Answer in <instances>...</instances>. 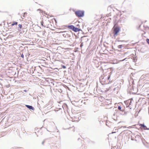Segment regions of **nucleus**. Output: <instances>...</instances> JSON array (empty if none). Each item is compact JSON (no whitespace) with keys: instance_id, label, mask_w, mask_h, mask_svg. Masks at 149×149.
I'll return each mask as SVG.
<instances>
[{"instance_id":"obj_1","label":"nucleus","mask_w":149,"mask_h":149,"mask_svg":"<svg viewBox=\"0 0 149 149\" xmlns=\"http://www.w3.org/2000/svg\"><path fill=\"white\" fill-rule=\"evenodd\" d=\"M76 15L79 17H82L84 16V12L83 11L78 10L75 12Z\"/></svg>"},{"instance_id":"obj_2","label":"nucleus","mask_w":149,"mask_h":149,"mask_svg":"<svg viewBox=\"0 0 149 149\" xmlns=\"http://www.w3.org/2000/svg\"><path fill=\"white\" fill-rule=\"evenodd\" d=\"M120 31V29L118 27H116L115 28L114 30V36H115L117 35L118 33Z\"/></svg>"},{"instance_id":"obj_3","label":"nucleus","mask_w":149,"mask_h":149,"mask_svg":"<svg viewBox=\"0 0 149 149\" xmlns=\"http://www.w3.org/2000/svg\"><path fill=\"white\" fill-rule=\"evenodd\" d=\"M25 105L26 107L31 110H32L34 111L35 110L34 107L28 105Z\"/></svg>"},{"instance_id":"obj_4","label":"nucleus","mask_w":149,"mask_h":149,"mask_svg":"<svg viewBox=\"0 0 149 149\" xmlns=\"http://www.w3.org/2000/svg\"><path fill=\"white\" fill-rule=\"evenodd\" d=\"M140 125L141 126V127H142L143 128V129L145 130H149V128H148L147 127L144 125V124H140Z\"/></svg>"},{"instance_id":"obj_5","label":"nucleus","mask_w":149,"mask_h":149,"mask_svg":"<svg viewBox=\"0 0 149 149\" xmlns=\"http://www.w3.org/2000/svg\"><path fill=\"white\" fill-rule=\"evenodd\" d=\"M73 29H73L72 30L73 31H74L76 32L79 31L81 30L80 29H79L78 28H76L74 26V28H73Z\"/></svg>"},{"instance_id":"obj_6","label":"nucleus","mask_w":149,"mask_h":149,"mask_svg":"<svg viewBox=\"0 0 149 149\" xmlns=\"http://www.w3.org/2000/svg\"><path fill=\"white\" fill-rule=\"evenodd\" d=\"M67 27H68V28L70 29H71L72 30H73V28H74V26L72 25H69L66 26Z\"/></svg>"},{"instance_id":"obj_7","label":"nucleus","mask_w":149,"mask_h":149,"mask_svg":"<svg viewBox=\"0 0 149 149\" xmlns=\"http://www.w3.org/2000/svg\"><path fill=\"white\" fill-rule=\"evenodd\" d=\"M18 23L17 22H14L11 24L12 26H13L14 25H17Z\"/></svg>"},{"instance_id":"obj_8","label":"nucleus","mask_w":149,"mask_h":149,"mask_svg":"<svg viewBox=\"0 0 149 149\" xmlns=\"http://www.w3.org/2000/svg\"><path fill=\"white\" fill-rule=\"evenodd\" d=\"M62 107L65 113V111L64 108L65 107V103H63V105H62Z\"/></svg>"},{"instance_id":"obj_9","label":"nucleus","mask_w":149,"mask_h":149,"mask_svg":"<svg viewBox=\"0 0 149 149\" xmlns=\"http://www.w3.org/2000/svg\"><path fill=\"white\" fill-rule=\"evenodd\" d=\"M18 26L19 29H22V24H19L18 25Z\"/></svg>"},{"instance_id":"obj_10","label":"nucleus","mask_w":149,"mask_h":149,"mask_svg":"<svg viewBox=\"0 0 149 149\" xmlns=\"http://www.w3.org/2000/svg\"><path fill=\"white\" fill-rule=\"evenodd\" d=\"M40 23H41V26H43L44 27H45V26H44L43 25V21H41L40 22Z\"/></svg>"},{"instance_id":"obj_11","label":"nucleus","mask_w":149,"mask_h":149,"mask_svg":"<svg viewBox=\"0 0 149 149\" xmlns=\"http://www.w3.org/2000/svg\"><path fill=\"white\" fill-rule=\"evenodd\" d=\"M20 54L21 55V57L23 59H24V56L23 53H22V54H21V53H20Z\"/></svg>"},{"instance_id":"obj_12","label":"nucleus","mask_w":149,"mask_h":149,"mask_svg":"<svg viewBox=\"0 0 149 149\" xmlns=\"http://www.w3.org/2000/svg\"><path fill=\"white\" fill-rule=\"evenodd\" d=\"M61 66L62 67V68L65 69V65H61Z\"/></svg>"},{"instance_id":"obj_13","label":"nucleus","mask_w":149,"mask_h":149,"mask_svg":"<svg viewBox=\"0 0 149 149\" xmlns=\"http://www.w3.org/2000/svg\"><path fill=\"white\" fill-rule=\"evenodd\" d=\"M18 30L20 32V33H23V32H24V31H21V30H19L18 29Z\"/></svg>"},{"instance_id":"obj_14","label":"nucleus","mask_w":149,"mask_h":149,"mask_svg":"<svg viewBox=\"0 0 149 149\" xmlns=\"http://www.w3.org/2000/svg\"><path fill=\"white\" fill-rule=\"evenodd\" d=\"M118 48L121 49L122 48V45H119L118 46Z\"/></svg>"},{"instance_id":"obj_15","label":"nucleus","mask_w":149,"mask_h":149,"mask_svg":"<svg viewBox=\"0 0 149 149\" xmlns=\"http://www.w3.org/2000/svg\"><path fill=\"white\" fill-rule=\"evenodd\" d=\"M146 42L148 43L149 44V39H146Z\"/></svg>"},{"instance_id":"obj_16","label":"nucleus","mask_w":149,"mask_h":149,"mask_svg":"<svg viewBox=\"0 0 149 149\" xmlns=\"http://www.w3.org/2000/svg\"><path fill=\"white\" fill-rule=\"evenodd\" d=\"M118 109L119 110H120L121 109V107L120 106H118Z\"/></svg>"},{"instance_id":"obj_17","label":"nucleus","mask_w":149,"mask_h":149,"mask_svg":"<svg viewBox=\"0 0 149 149\" xmlns=\"http://www.w3.org/2000/svg\"><path fill=\"white\" fill-rule=\"evenodd\" d=\"M45 142V140H43V141H42V145H43Z\"/></svg>"},{"instance_id":"obj_18","label":"nucleus","mask_w":149,"mask_h":149,"mask_svg":"<svg viewBox=\"0 0 149 149\" xmlns=\"http://www.w3.org/2000/svg\"><path fill=\"white\" fill-rule=\"evenodd\" d=\"M59 91L60 92H62V90L61 89H60V91Z\"/></svg>"},{"instance_id":"obj_19","label":"nucleus","mask_w":149,"mask_h":149,"mask_svg":"<svg viewBox=\"0 0 149 149\" xmlns=\"http://www.w3.org/2000/svg\"><path fill=\"white\" fill-rule=\"evenodd\" d=\"M24 91V92H27L28 91V90H24V91Z\"/></svg>"},{"instance_id":"obj_20","label":"nucleus","mask_w":149,"mask_h":149,"mask_svg":"<svg viewBox=\"0 0 149 149\" xmlns=\"http://www.w3.org/2000/svg\"><path fill=\"white\" fill-rule=\"evenodd\" d=\"M110 78V75L108 77H107L108 79L109 80Z\"/></svg>"},{"instance_id":"obj_21","label":"nucleus","mask_w":149,"mask_h":149,"mask_svg":"<svg viewBox=\"0 0 149 149\" xmlns=\"http://www.w3.org/2000/svg\"><path fill=\"white\" fill-rule=\"evenodd\" d=\"M122 127H123L124 128H126V127L124 126H122L121 128H122Z\"/></svg>"},{"instance_id":"obj_22","label":"nucleus","mask_w":149,"mask_h":149,"mask_svg":"<svg viewBox=\"0 0 149 149\" xmlns=\"http://www.w3.org/2000/svg\"><path fill=\"white\" fill-rule=\"evenodd\" d=\"M125 58L124 59H123V60H122L120 61H123L124 60H125Z\"/></svg>"},{"instance_id":"obj_23","label":"nucleus","mask_w":149,"mask_h":149,"mask_svg":"<svg viewBox=\"0 0 149 149\" xmlns=\"http://www.w3.org/2000/svg\"><path fill=\"white\" fill-rule=\"evenodd\" d=\"M82 46V43L81 45V47Z\"/></svg>"},{"instance_id":"obj_24","label":"nucleus","mask_w":149,"mask_h":149,"mask_svg":"<svg viewBox=\"0 0 149 149\" xmlns=\"http://www.w3.org/2000/svg\"><path fill=\"white\" fill-rule=\"evenodd\" d=\"M63 72H64V73H65V71H63Z\"/></svg>"},{"instance_id":"obj_25","label":"nucleus","mask_w":149,"mask_h":149,"mask_svg":"<svg viewBox=\"0 0 149 149\" xmlns=\"http://www.w3.org/2000/svg\"><path fill=\"white\" fill-rule=\"evenodd\" d=\"M65 105H66V107H67V106H67V105H66V104H65Z\"/></svg>"},{"instance_id":"obj_26","label":"nucleus","mask_w":149,"mask_h":149,"mask_svg":"<svg viewBox=\"0 0 149 149\" xmlns=\"http://www.w3.org/2000/svg\"><path fill=\"white\" fill-rule=\"evenodd\" d=\"M44 13L45 14H46V13H45V12H44Z\"/></svg>"},{"instance_id":"obj_27","label":"nucleus","mask_w":149,"mask_h":149,"mask_svg":"<svg viewBox=\"0 0 149 149\" xmlns=\"http://www.w3.org/2000/svg\"><path fill=\"white\" fill-rule=\"evenodd\" d=\"M115 133V132H112V133Z\"/></svg>"},{"instance_id":"obj_28","label":"nucleus","mask_w":149,"mask_h":149,"mask_svg":"<svg viewBox=\"0 0 149 149\" xmlns=\"http://www.w3.org/2000/svg\"><path fill=\"white\" fill-rule=\"evenodd\" d=\"M123 12H124H124H125V11H123Z\"/></svg>"},{"instance_id":"obj_29","label":"nucleus","mask_w":149,"mask_h":149,"mask_svg":"<svg viewBox=\"0 0 149 149\" xmlns=\"http://www.w3.org/2000/svg\"><path fill=\"white\" fill-rule=\"evenodd\" d=\"M131 101H130V103H131Z\"/></svg>"},{"instance_id":"obj_30","label":"nucleus","mask_w":149,"mask_h":149,"mask_svg":"<svg viewBox=\"0 0 149 149\" xmlns=\"http://www.w3.org/2000/svg\"><path fill=\"white\" fill-rule=\"evenodd\" d=\"M106 77V78H107V77H104V78H105Z\"/></svg>"},{"instance_id":"obj_31","label":"nucleus","mask_w":149,"mask_h":149,"mask_svg":"<svg viewBox=\"0 0 149 149\" xmlns=\"http://www.w3.org/2000/svg\"><path fill=\"white\" fill-rule=\"evenodd\" d=\"M64 34H63V36H64Z\"/></svg>"},{"instance_id":"obj_32","label":"nucleus","mask_w":149,"mask_h":149,"mask_svg":"<svg viewBox=\"0 0 149 149\" xmlns=\"http://www.w3.org/2000/svg\"><path fill=\"white\" fill-rule=\"evenodd\" d=\"M38 10H40V9H39Z\"/></svg>"}]
</instances>
